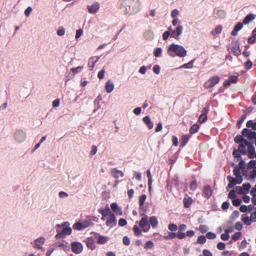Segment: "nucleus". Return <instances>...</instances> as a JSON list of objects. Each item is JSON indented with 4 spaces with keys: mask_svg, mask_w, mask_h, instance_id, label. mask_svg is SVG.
Returning <instances> with one entry per match:
<instances>
[{
    "mask_svg": "<svg viewBox=\"0 0 256 256\" xmlns=\"http://www.w3.org/2000/svg\"><path fill=\"white\" fill-rule=\"evenodd\" d=\"M83 31L81 29H79L76 30V34L75 36L76 38L78 39V38L82 34Z\"/></svg>",
    "mask_w": 256,
    "mask_h": 256,
    "instance_id": "8fccbe9b",
    "label": "nucleus"
},
{
    "mask_svg": "<svg viewBox=\"0 0 256 256\" xmlns=\"http://www.w3.org/2000/svg\"><path fill=\"white\" fill-rule=\"evenodd\" d=\"M65 32V29L63 27L61 26L58 29L57 34L58 36H62L64 34Z\"/></svg>",
    "mask_w": 256,
    "mask_h": 256,
    "instance_id": "c9c22d12",
    "label": "nucleus"
},
{
    "mask_svg": "<svg viewBox=\"0 0 256 256\" xmlns=\"http://www.w3.org/2000/svg\"><path fill=\"white\" fill-rule=\"evenodd\" d=\"M170 34L169 31H166L162 34V38L164 40H166L168 38V36Z\"/></svg>",
    "mask_w": 256,
    "mask_h": 256,
    "instance_id": "052dcab7",
    "label": "nucleus"
},
{
    "mask_svg": "<svg viewBox=\"0 0 256 256\" xmlns=\"http://www.w3.org/2000/svg\"><path fill=\"white\" fill-rule=\"evenodd\" d=\"M243 136L247 137L248 139H255L256 138V133L250 130L244 128L242 132Z\"/></svg>",
    "mask_w": 256,
    "mask_h": 256,
    "instance_id": "1a4fd4ad",
    "label": "nucleus"
},
{
    "mask_svg": "<svg viewBox=\"0 0 256 256\" xmlns=\"http://www.w3.org/2000/svg\"><path fill=\"white\" fill-rule=\"evenodd\" d=\"M250 219L252 222H256V212H252L250 216Z\"/></svg>",
    "mask_w": 256,
    "mask_h": 256,
    "instance_id": "338daca9",
    "label": "nucleus"
},
{
    "mask_svg": "<svg viewBox=\"0 0 256 256\" xmlns=\"http://www.w3.org/2000/svg\"><path fill=\"white\" fill-rule=\"evenodd\" d=\"M216 18L222 19L226 16V12L224 10H220L216 11Z\"/></svg>",
    "mask_w": 256,
    "mask_h": 256,
    "instance_id": "a878e982",
    "label": "nucleus"
},
{
    "mask_svg": "<svg viewBox=\"0 0 256 256\" xmlns=\"http://www.w3.org/2000/svg\"><path fill=\"white\" fill-rule=\"evenodd\" d=\"M108 238L107 236L99 235L97 238V242L100 244H104L107 242Z\"/></svg>",
    "mask_w": 256,
    "mask_h": 256,
    "instance_id": "412c9836",
    "label": "nucleus"
},
{
    "mask_svg": "<svg viewBox=\"0 0 256 256\" xmlns=\"http://www.w3.org/2000/svg\"><path fill=\"white\" fill-rule=\"evenodd\" d=\"M168 228L171 231H176L177 230L178 227L176 224H172L168 226Z\"/></svg>",
    "mask_w": 256,
    "mask_h": 256,
    "instance_id": "09e8293b",
    "label": "nucleus"
},
{
    "mask_svg": "<svg viewBox=\"0 0 256 256\" xmlns=\"http://www.w3.org/2000/svg\"><path fill=\"white\" fill-rule=\"evenodd\" d=\"M57 244L64 250H68L69 249L68 244L66 242H58Z\"/></svg>",
    "mask_w": 256,
    "mask_h": 256,
    "instance_id": "2f4dec72",
    "label": "nucleus"
},
{
    "mask_svg": "<svg viewBox=\"0 0 256 256\" xmlns=\"http://www.w3.org/2000/svg\"><path fill=\"white\" fill-rule=\"evenodd\" d=\"M226 245L224 242H220L217 244V248L219 250H223L225 248Z\"/></svg>",
    "mask_w": 256,
    "mask_h": 256,
    "instance_id": "a19ab883",
    "label": "nucleus"
},
{
    "mask_svg": "<svg viewBox=\"0 0 256 256\" xmlns=\"http://www.w3.org/2000/svg\"><path fill=\"white\" fill-rule=\"evenodd\" d=\"M144 36L146 40H152L154 38V33L152 31H151L150 30H146L144 33Z\"/></svg>",
    "mask_w": 256,
    "mask_h": 256,
    "instance_id": "5701e85b",
    "label": "nucleus"
},
{
    "mask_svg": "<svg viewBox=\"0 0 256 256\" xmlns=\"http://www.w3.org/2000/svg\"><path fill=\"white\" fill-rule=\"evenodd\" d=\"M200 230L202 233H205L208 230V227L206 226L202 225L200 226Z\"/></svg>",
    "mask_w": 256,
    "mask_h": 256,
    "instance_id": "a18cd8bd",
    "label": "nucleus"
},
{
    "mask_svg": "<svg viewBox=\"0 0 256 256\" xmlns=\"http://www.w3.org/2000/svg\"><path fill=\"white\" fill-rule=\"evenodd\" d=\"M127 222L126 220L124 218H120L118 220V225L123 226L126 224Z\"/></svg>",
    "mask_w": 256,
    "mask_h": 256,
    "instance_id": "49530a36",
    "label": "nucleus"
},
{
    "mask_svg": "<svg viewBox=\"0 0 256 256\" xmlns=\"http://www.w3.org/2000/svg\"><path fill=\"white\" fill-rule=\"evenodd\" d=\"M250 184L249 183L244 184L242 185L243 189L246 191H248L250 189Z\"/></svg>",
    "mask_w": 256,
    "mask_h": 256,
    "instance_id": "6e6d98bb",
    "label": "nucleus"
},
{
    "mask_svg": "<svg viewBox=\"0 0 256 256\" xmlns=\"http://www.w3.org/2000/svg\"><path fill=\"white\" fill-rule=\"evenodd\" d=\"M228 179L230 180V183L228 184V187L232 188L236 184H240L242 182V177L240 176H236L235 178L231 177L228 176Z\"/></svg>",
    "mask_w": 256,
    "mask_h": 256,
    "instance_id": "423d86ee",
    "label": "nucleus"
},
{
    "mask_svg": "<svg viewBox=\"0 0 256 256\" xmlns=\"http://www.w3.org/2000/svg\"><path fill=\"white\" fill-rule=\"evenodd\" d=\"M242 28V23H238L234 28V30L232 32V34L233 36H236L238 32Z\"/></svg>",
    "mask_w": 256,
    "mask_h": 256,
    "instance_id": "393cba45",
    "label": "nucleus"
},
{
    "mask_svg": "<svg viewBox=\"0 0 256 256\" xmlns=\"http://www.w3.org/2000/svg\"><path fill=\"white\" fill-rule=\"evenodd\" d=\"M197 188V184L196 182H193L190 184V188L192 190H195Z\"/></svg>",
    "mask_w": 256,
    "mask_h": 256,
    "instance_id": "e2e57ef3",
    "label": "nucleus"
},
{
    "mask_svg": "<svg viewBox=\"0 0 256 256\" xmlns=\"http://www.w3.org/2000/svg\"><path fill=\"white\" fill-rule=\"evenodd\" d=\"M123 242L124 244L126 246L130 244L129 238L126 236H124L123 238Z\"/></svg>",
    "mask_w": 256,
    "mask_h": 256,
    "instance_id": "0e129e2a",
    "label": "nucleus"
},
{
    "mask_svg": "<svg viewBox=\"0 0 256 256\" xmlns=\"http://www.w3.org/2000/svg\"><path fill=\"white\" fill-rule=\"evenodd\" d=\"M203 193L205 196L209 198L212 194V189L210 186H206L203 190Z\"/></svg>",
    "mask_w": 256,
    "mask_h": 256,
    "instance_id": "aec40b11",
    "label": "nucleus"
},
{
    "mask_svg": "<svg viewBox=\"0 0 256 256\" xmlns=\"http://www.w3.org/2000/svg\"><path fill=\"white\" fill-rule=\"evenodd\" d=\"M14 138L18 142H23L26 140V134L22 130H17L14 134Z\"/></svg>",
    "mask_w": 256,
    "mask_h": 256,
    "instance_id": "39448f33",
    "label": "nucleus"
},
{
    "mask_svg": "<svg viewBox=\"0 0 256 256\" xmlns=\"http://www.w3.org/2000/svg\"><path fill=\"white\" fill-rule=\"evenodd\" d=\"M179 14V12L178 10L175 9V10H174L172 12V13H171V16L172 17V18H176L178 14Z\"/></svg>",
    "mask_w": 256,
    "mask_h": 256,
    "instance_id": "bf43d9fd",
    "label": "nucleus"
},
{
    "mask_svg": "<svg viewBox=\"0 0 256 256\" xmlns=\"http://www.w3.org/2000/svg\"><path fill=\"white\" fill-rule=\"evenodd\" d=\"M62 226L64 228L62 230V232L64 235L70 234L72 233V229L69 226V224L68 222H64L62 224Z\"/></svg>",
    "mask_w": 256,
    "mask_h": 256,
    "instance_id": "2eb2a0df",
    "label": "nucleus"
},
{
    "mask_svg": "<svg viewBox=\"0 0 256 256\" xmlns=\"http://www.w3.org/2000/svg\"><path fill=\"white\" fill-rule=\"evenodd\" d=\"M246 146L245 145L244 140V142L240 144L238 150L242 153H245L246 152Z\"/></svg>",
    "mask_w": 256,
    "mask_h": 256,
    "instance_id": "473e14b6",
    "label": "nucleus"
},
{
    "mask_svg": "<svg viewBox=\"0 0 256 256\" xmlns=\"http://www.w3.org/2000/svg\"><path fill=\"white\" fill-rule=\"evenodd\" d=\"M206 237L209 239H214L216 238V234L212 232H208L206 234Z\"/></svg>",
    "mask_w": 256,
    "mask_h": 256,
    "instance_id": "de8ad7c7",
    "label": "nucleus"
},
{
    "mask_svg": "<svg viewBox=\"0 0 256 256\" xmlns=\"http://www.w3.org/2000/svg\"><path fill=\"white\" fill-rule=\"evenodd\" d=\"M203 254L204 256H212V253L208 250H203Z\"/></svg>",
    "mask_w": 256,
    "mask_h": 256,
    "instance_id": "774afa93",
    "label": "nucleus"
},
{
    "mask_svg": "<svg viewBox=\"0 0 256 256\" xmlns=\"http://www.w3.org/2000/svg\"><path fill=\"white\" fill-rule=\"evenodd\" d=\"M32 11V8L28 6L24 11V14L26 16H28Z\"/></svg>",
    "mask_w": 256,
    "mask_h": 256,
    "instance_id": "5fc2aeb1",
    "label": "nucleus"
},
{
    "mask_svg": "<svg viewBox=\"0 0 256 256\" xmlns=\"http://www.w3.org/2000/svg\"><path fill=\"white\" fill-rule=\"evenodd\" d=\"M146 196L145 194H143L140 196V205L142 206L144 204V201L146 200Z\"/></svg>",
    "mask_w": 256,
    "mask_h": 256,
    "instance_id": "58836bf2",
    "label": "nucleus"
},
{
    "mask_svg": "<svg viewBox=\"0 0 256 256\" xmlns=\"http://www.w3.org/2000/svg\"><path fill=\"white\" fill-rule=\"evenodd\" d=\"M244 144H245V145L248 148V150L249 153L250 157L251 158H252L254 156V146H253V145L252 143L248 142L246 140H244Z\"/></svg>",
    "mask_w": 256,
    "mask_h": 256,
    "instance_id": "ddd939ff",
    "label": "nucleus"
},
{
    "mask_svg": "<svg viewBox=\"0 0 256 256\" xmlns=\"http://www.w3.org/2000/svg\"><path fill=\"white\" fill-rule=\"evenodd\" d=\"M199 128L200 126L198 125V124H193L190 130V133L192 134L196 133V132H198V130L199 129Z\"/></svg>",
    "mask_w": 256,
    "mask_h": 256,
    "instance_id": "7c9ffc66",
    "label": "nucleus"
},
{
    "mask_svg": "<svg viewBox=\"0 0 256 256\" xmlns=\"http://www.w3.org/2000/svg\"><path fill=\"white\" fill-rule=\"evenodd\" d=\"M220 238L223 240H226L229 238L230 236L226 232L224 234H222L221 235Z\"/></svg>",
    "mask_w": 256,
    "mask_h": 256,
    "instance_id": "603ef678",
    "label": "nucleus"
},
{
    "mask_svg": "<svg viewBox=\"0 0 256 256\" xmlns=\"http://www.w3.org/2000/svg\"><path fill=\"white\" fill-rule=\"evenodd\" d=\"M242 234L240 232H236L232 236V239L234 240H237L241 236Z\"/></svg>",
    "mask_w": 256,
    "mask_h": 256,
    "instance_id": "ea45409f",
    "label": "nucleus"
},
{
    "mask_svg": "<svg viewBox=\"0 0 256 256\" xmlns=\"http://www.w3.org/2000/svg\"><path fill=\"white\" fill-rule=\"evenodd\" d=\"M154 246V243L152 241H148L144 244V248L145 249L152 248Z\"/></svg>",
    "mask_w": 256,
    "mask_h": 256,
    "instance_id": "f704fd0d",
    "label": "nucleus"
},
{
    "mask_svg": "<svg viewBox=\"0 0 256 256\" xmlns=\"http://www.w3.org/2000/svg\"><path fill=\"white\" fill-rule=\"evenodd\" d=\"M222 26H216L211 32L212 35L214 36L221 32Z\"/></svg>",
    "mask_w": 256,
    "mask_h": 256,
    "instance_id": "cd10ccee",
    "label": "nucleus"
},
{
    "mask_svg": "<svg viewBox=\"0 0 256 256\" xmlns=\"http://www.w3.org/2000/svg\"><path fill=\"white\" fill-rule=\"evenodd\" d=\"M183 28L181 26H179L177 27L176 30V32L177 34V36H178L179 35L181 34Z\"/></svg>",
    "mask_w": 256,
    "mask_h": 256,
    "instance_id": "864d4df0",
    "label": "nucleus"
},
{
    "mask_svg": "<svg viewBox=\"0 0 256 256\" xmlns=\"http://www.w3.org/2000/svg\"><path fill=\"white\" fill-rule=\"evenodd\" d=\"M162 50L160 48H156V50L154 52V56L156 57H158L160 56V54L162 53Z\"/></svg>",
    "mask_w": 256,
    "mask_h": 256,
    "instance_id": "e433bc0d",
    "label": "nucleus"
},
{
    "mask_svg": "<svg viewBox=\"0 0 256 256\" xmlns=\"http://www.w3.org/2000/svg\"><path fill=\"white\" fill-rule=\"evenodd\" d=\"M238 78L236 76H231L229 78L226 80L224 83V86H228L231 83H236L238 81Z\"/></svg>",
    "mask_w": 256,
    "mask_h": 256,
    "instance_id": "4468645a",
    "label": "nucleus"
},
{
    "mask_svg": "<svg viewBox=\"0 0 256 256\" xmlns=\"http://www.w3.org/2000/svg\"><path fill=\"white\" fill-rule=\"evenodd\" d=\"M82 69V68L81 66H78L77 68H72L71 70L72 72L74 74H76L78 72L80 71Z\"/></svg>",
    "mask_w": 256,
    "mask_h": 256,
    "instance_id": "3c124183",
    "label": "nucleus"
},
{
    "mask_svg": "<svg viewBox=\"0 0 256 256\" xmlns=\"http://www.w3.org/2000/svg\"><path fill=\"white\" fill-rule=\"evenodd\" d=\"M148 224V218L146 217H143L139 222V226L142 229L144 232H148L150 228V226H148L146 228Z\"/></svg>",
    "mask_w": 256,
    "mask_h": 256,
    "instance_id": "9d476101",
    "label": "nucleus"
},
{
    "mask_svg": "<svg viewBox=\"0 0 256 256\" xmlns=\"http://www.w3.org/2000/svg\"><path fill=\"white\" fill-rule=\"evenodd\" d=\"M208 112V109L206 108L202 110V114H201L198 118V122L200 123H204L207 118L206 114Z\"/></svg>",
    "mask_w": 256,
    "mask_h": 256,
    "instance_id": "f3484780",
    "label": "nucleus"
},
{
    "mask_svg": "<svg viewBox=\"0 0 256 256\" xmlns=\"http://www.w3.org/2000/svg\"><path fill=\"white\" fill-rule=\"evenodd\" d=\"M98 212L102 214L103 217L108 216L110 214H112L108 206H106L104 209L100 210Z\"/></svg>",
    "mask_w": 256,
    "mask_h": 256,
    "instance_id": "6ab92c4d",
    "label": "nucleus"
},
{
    "mask_svg": "<svg viewBox=\"0 0 256 256\" xmlns=\"http://www.w3.org/2000/svg\"><path fill=\"white\" fill-rule=\"evenodd\" d=\"M197 241L199 244H204L206 241V238L204 236H200L198 238Z\"/></svg>",
    "mask_w": 256,
    "mask_h": 256,
    "instance_id": "4c0bfd02",
    "label": "nucleus"
},
{
    "mask_svg": "<svg viewBox=\"0 0 256 256\" xmlns=\"http://www.w3.org/2000/svg\"><path fill=\"white\" fill-rule=\"evenodd\" d=\"M72 250L73 252L78 254H80L83 250L82 244L79 242H73L71 244Z\"/></svg>",
    "mask_w": 256,
    "mask_h": 256,
    "instance_id": "7ed1b4c3",
    "label": "nucleus"
},
{
    "mask_svg": "<svg viewBox=\"0 0 256 256\" xmlns=\"http://www.w3.org/2000/svg\"><path fill=\"white\" fill-rule=\"evenodd\" d=\"M254 17L252 14H249L246 16V17L244 20L243 22L245 24H247L250 22L252 20L254 19Z\"/></svg>",
    "mask_w": 256,
    "mask_h": 256,
    "instance_id": "c85d7f7f",
    "label": "nucleus"
},
{
    "mask_svg": "<svg viewBox=\"0 0 256 256\" xmlns=\"http://www.w3.org/2000/svg\"><path fill=\"white\" fill-rule=\"evenodd\" d=\"M186 50L182 46L171 44L168 48V52L170 56H174V55L180 57H184L186 55Z\"/></svg>",
    "mask_w": 256,
    "mask_h": 256,
    "instance_id": "f03ea898",
    "label": "nucleus"
},
{
    "mask_svg": "<svg viewBox=\"0 0 256 256\" xmlns=\"http://www.w3.org/2000/svg\"><path fill=\"white\" fill-rule=\"evenodd\" d=\"M86 244L88 247L90 248L91 250H94L95 248L94 242L92 240H88Z\"/></svg>",
    "mask_w": 256,
    "mask_h": 256,
    "instance_id": "37998d69",
    "label": "nucleus"
},
{
    "mask_svg": "<svg viewBox=\"0 0 256 256\" xmlns=\"http://www.w3.org/2000/svg\"><path fill=\"white\" fill-rule=\"evenodd\" d=\"M89 226V222L88 221H84L82 222H78L75 224L73 227L74 228L80 230L88 227Z\"/></svg>",
    "mask_w": 256,
    "mask_h": 256,
    "instance_id": "f8f14e48",
    "label": "nucleus"
},
{
    "mask_svg": "<svg viewBox=\"0 0 256 256\" xmlns=\"http://www.w3.org/2000/svg\"><path fill=\"white\" fill-rule=\"evenodd\" d=\"M46 239L44 237H40L34 241L32 243L34 247L38 250L42 249V245L44 243Z\"/></svg>",
    "mask_w": 256,
    "mask_h": 256,
    "instance_id": "0eeeda50",
    "label": "nucleus"
},
{
    "mask_svg": "<svg viewBox=\"0 0 256 256\" xmlns=\"http://www.w3.org/2000/svg\"><path fill=\"white\" fill-rule=\"evenodd\" d=\"M100 7V4L98 2H94L92 4L88 5L87 8L89 13L95 14L99 10Z\"/></svg>",
    "mask_w": 256,
    "mask_h": 256,
    "instance_id": "6e6552de",
    "label": "nucleus"
},
{
    "mask_svg": "<svg viewBox=\"0 0 256 256\" xmlns=\"http://www.w3.org/2000/svg\"><path fill=\"white\" fill-rule=\"evenodd\" d=\"M144 122L146 124L149 129H152L153 128V123L151 122L148 116H145L143 118Z\"/></svg>",
    "mask_w": 256,
    "mask_h": 256,
    "instance_id": "4be33fe9",
    "label": "nucleus"
},
{
    "mask_svg": "<svg viewBox=\"0 0 256 256\" xmlns=\"http://www.w3.org/2000/svg\"><path fill=\"white\" fill-rule=\"evenodd\" d=\"M133 230L136 236H139L141 234L142 231L139 227L136 225L134 226Z\"/></svg>",
    "mask_w": 256,
    "mask_h": 256,
    "instance_id": "72a5a7b5",
    "label": "nucleus"
},
{
    "mask_svg": "<svg viewBox=\"0 0 256 256\" xmlns=\"http://www.w3.org/2000/svg\"><path fill=\"white\" fill-rule=\"evenodd\" d=\"M241 200L240 199H234L232 200V204L234 206H239L241 204Z\"/></svg>",
    "mask_w": 256,
    "mask_h": 256,
    "instance_id": "c03bdc74",
    "label": "nucleus"
},
{
    "mask_svg": "<svg viewBox=\"0 0 256 256\" xmlns=\"http://www.w3.org/2000/svg\"><path fill=\"white\" fill-rule=\"evenodd\" d=\"M153 71L156 74H158L160 72V67L158 66H154L153 68Z\"/></svg>",
    "mask_w": 256,
    "mask_h": 256,
    "instance_id": "13d9d810",
    "label": "nucleus"
},
{
    "mask_svg": "<svg viewBox=\"0 0 256 256\" xmlns=\"http://www.w3.org/2000/svg\"><path fill=\"white\" fill-rule=\"evenodd\" d=\"M244 139L242 137V136H237L235 138H234V141L236 142V143H240L242 142H244Z\"/></svg>",
    "mask_w": 256,
    "mask_h": 256,
    "instance_id": "79ce46f5",
    "label": "nucleus"
},
{
    "mask_svg": "<svg viewBox=\"0 0 256 256\" xmlns=\"http://www.w3.org/2000/svg\"><path fill=\"white\" fill-rule=\"evenodd\" d=\"M98 57H92L88 61V66L91 67V70L93 69L94 66L95 64L98 61Z\"/></svg>",
    "mask_w": 256,
    "mask_h": 256,
    "instance_id": "b1692460",
    "label": "nucleus"
},
{
    "mask_svg": "<svg viewBox=\"0 0 256 256\" xmlns=\"http://www.w3.org/2000/svg\"><path fill=\"white\" fill-rule=\"evenodd\" d=\"M192 202V199L191 198H185L184 199V206L186 208H188L190 206Z\"/></svg>",
    "mask_w": 256,
    "mask_h": 256,
    "instance_id": "bb28decb",
    "label": "nucleus"
},
{
    "mask_svg": "<svg viewBox=\"0 0 256 256\" xmlns=\"http://www.w3.org/2000/svg\"><path fill=\"white\" fill-rule=\"evenodd\" d=\"M105 87L106 92L108 93H110L114 88V83L110 80H108L107 81Z\"/></svg>",
    "mask_w": 256,
    "mask_h": 256,
    "instance_id": "a211bd4d",
    "label": "nucleus"
},
{
    "mask_svg": "<svg viewBox=\"0 0 256 256\" xmlns=\"http://www.w3.org/2000/svg\"><path fill=\"white\" fill-rule=\"evenodd\" d=\"M150 222L152 228H156L158 224V221L156 216H152L150 218Z\"/></svg>",
    "mask_w": 256,
    "mask_h": 256,
    "instance_id": "c756f323",
    "label": "nucleus"
},
{
    "mask_svg": "<svg viewBox=\"0 0 256 256\" xmlns=\"http://www.w3.org/2000/svg\"><path fill=\"white\" fill-rule=\"evenodd\" d=\"M121 8L128 15L135 14L141 10V2L140 0H122Z\"/></svg>",
    "mask_w": 256,
    "mask_h": 256,
    "instance_id": "f257e3e1",
    "label": "nucleus"
},
{
    "mask_svg": "<svg viewBox=\"0 0 256 256\" xmlns=\"http://www.w3.org/2000/svg\"><path fill=\"white\" fill-rule=\"evenodd\" d=\"M176 234L174 232H170L169 234H168V236H164V238L165 239H168V238H176Z\"/></svg>",
    "mask_w": 256,
    "mask_h": 256,
    "instance_id": "680f3d73",
    "label": "nucleus"
},
{
    "mask_svg": "<svg viewBox=\"0 0 256 256\" xmlns=\"http://www.w3.org/2000/svg\"><path fill=\"white\" fill-rule=\"evenodd\" d=\"M228 197L232 199H234L235 198L236 192L234 190H232L229 192Z\"/></svg>",
    "mask_w": 256,
    "mask_h": 256,
    "instance_id": "4d7b16f0",
    "label": "nucleus"
},
{
    "mask_svg": "<svg viewBox=\"0 0 256 256\" xmlns=\"http://www.w3.org/2000/svg\"><path fill=\"white\" fill-rule=\"evenodd\" d=\"M116 218L114 214H110L107 218L106 225L108 226L112 227L116 224Z\"/></svg>",
    "mask_w": 256,
    "mask_h": 256,
    "instance_id": "9b49d317",
    "label": "nucleus"
},
{
    "mask_svg": "<svg viewBox=\"0 0 256 256\" xmlns=\"http://www.w3.org/2000/svg\"><path fill=\"white\" fill-rule=\"evenodd\" d=\"M110 208L112 210L115 212L116 214H118L120 216H122V212L120 208L118 206V204L116 202H113L110 205Z\"/></svg>",
    "mask_w": 256,
    "mask_h": 256,
    "instance_id": "dca6fc26",
    "label": "nucleus"
},
{
    "mask_svg": "<svg viewBox=\"0 0 256 256\" xmlns=\"http://www.w3.org/2000/svg\"><path fill=\"white\" fill-rule=\"evenodd\" d=\"M220 80V78L218 76H213L208 80L204 84V86L206 88H210L216 84Z\"/></svg>",
    "mask_w": 256,
    "mask_h": 256,
    "instance_id": "20e7f679",
    "label": "nucleus"
},
{
    "mask_svg": "<svg viewBox=\"0 0 256 256\" xmlns=\"http://www.w3.org/2000/svg\"><path fill=\"white\" fill-rule=\"evenodd\" d=\"M229 203L228 202H224L222 206V208L223 210H227L229 207Z\"/></svg>",
    "mask_w": 256,
    "mask_h": 256,
    "instance_id": "69168bd1",
    "label": "nucleus"
}]
</instances>
